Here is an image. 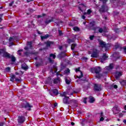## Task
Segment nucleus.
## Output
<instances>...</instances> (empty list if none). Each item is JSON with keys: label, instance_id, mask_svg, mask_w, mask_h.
Segmentation results:
<instances>
[{"label": "nucleus", "instance_id": "obj_52", "mask_svg": "<svg viewBox=\"0 0 126 126\" xmlns=\"http://www.w3.org/2000/svg\"><path fill=\"white\" fill-rule=\"evenodd\" d=\"M13 1H12L11 2H10V3H9V6H12V5L13 4Z\"/></svg>", "mask_w": 126, "mask_h": 126}, {"label": "nucleus", "instance_id": "obj_43", "mask_svg": "<svg viewBox=\"0 0 126 126\" xmlns=\"http://www.w3.org/2000/svg\"><path fill=\"white\" fill-rule=\"evenodd\" d=\"M5 70L7 72H9L10 71V67H8L6 68Z\"/></svg>", "mask_w": 126, "mask_h": 126}, {"label": "nucleus", "instance_id": "obj_49", "mask_svg": "<svg viewBox=\"0 0 126 126\" xmlns=\"http://www.w3.org/2000/svg\"><path fill=\"white\" fill-rule=\"evenodd\" d=\"M14 39V38H13V37H10L9 41L10 42H11V41H13Z\"/></svg>", "mask_w": 126, "mask_h": 126}, {"label": "nucleus", "instance_id": "obj_5", "mask_svg": "<svg viewBox=\"0 0 126 126\" xmlns=\"http://www.w3.org/2000/svg\"><path fill=\"white\" fill-rule=\"evenodd\" d=\"M3 54V58H7V59H10L11 55L7 52H4L3 50H0V55Z\"/></svg>", "mask_w": 126, "mask_h": 126}, {"label": "nucleus", "instance_id": "obj_6", "mask_svg": "<svg viewBox=\"0 0 126 126\" xmlns=\"http://www.w3.org/2000/svg\"><path fill=\"white\" fill-rule=\"evenodd\" d=\"M113 112L114 115H117V114H119V113H120V108H119V106L118 105H116L113 107Z\"/></svg>", "mask_w": 126, "mask_h": 126}, {"label": "nucleus", "instance_id": "obj_45", "mask_svg": "<svg viewBox=\"0 0 126 126\" xmlns=\"http://www.w3.org/2000/svg\"><path fill=\"white\" fill-rule=\"evenodd\" d=\"M58 32L60 36H62V35H63V32H62V31L59 30Z\"/></svg>", "mask_w": 126, "mask_h": 126}, {"label": "nucleus", "instance_id": "obj_54", "mask_svg": "<svg viewBox=\"0 0 126 126\" xmlns=\"http://www.w3.org/2000/svg\"><path fill=\"white\" fill-rule=\"evenodd\" d=\"M4 125V122H1L0 123V126H3Z\"/></svg>", "mask_w": 126, "mask_h": 126}, {"label": "nucleus", "instance_id": "obj_3", "mask_svg": "<svg viewBox=\"0 0 126 126\" xmlns=\"http://www.w3.org/2000/svg\"><path fill=\"white\" fill-rule=\"evenodd\" d=\"M94 70L95 73L97 74L96 76V78H100V77H102V75L101 74H99V73H100V71H101V67H100V66L95 67L94 68Z\"/></svg>", "mask_w": 126, "mask_h": 126}, {"label": "nucleus", "instance_id": "obj_19", "mask_svg": "<svg viewBox=\"0 0 126 126\" xmlns=\"http://www.w3.org/2000/svg\"><path fill=\"white\" fill-rule=\"evenodd\" d=\"M70 103H73L74 104V107H77V101L75 99H72L70 100Z\"/></svg>", "mask_w": 126, "mask_h": 126}, {"label": "nucleus", "instance_id": "obj_47", "mask_svg": "<svg viewBox=\"0 0 126 126\" xmlns=\"http://www.w3.org/2000/svg\"><path fill=\"white\" fill-rule=\"evenodd\" d=\"M123 50H124V53H125V54H126V46H125L123 47Z\"/></svg>", "mask_w": 126, "mask_h": 126}, {"label": "nucleus", "instance_id": "obj_13", "mask_svg": "<svg viewBox=\"0 0 126 126\" xmlns=\"http://www.w3.org/2000/svg\"><path fill=\"white\" fill-rule=\"evenodd\" d=\"M114 68V63H110L109 66L105 67L106 70H111Z\"/></svg>", "mask_w": 126, "mask_h": 126}, {"label": "nucleus", "instance_id": "obj_61", "mask_svg": "<svg viewBox=\"0 0 126 126\" xmlns=\"http://www.w3.org/2000/svg\"><path fill=\"white\" fill-rule=\"evenodd\" d=\"M58 106V103H56L54 104V107H57Z\"/></svg>", "mask_w": 126, "mask_h": 126}, {"label": "nucleus", "instance_id": "obj_33", "mask_svg": "<svg viewBox=\"0 0 126 126\" xmlns=\"http://www.w3.org/2000/svg\"><path fill=\"white\" fill-rule=\"evenodd\" d=\"M74 39H68L67 40V42L68 43V44H70V43H74Z\"/></svg>", "mask_w": 126, "mask_h": 126}, {"label": "nucleus", "instance_id": "obj_31", "mask_svg": "<svg viewBox=\"0 0 126 126\" xmlns=\"http://www.w3.org/2000/svg\"><path fill=\"white\" fill-rule=\"evenodd\" d=\"M52 21H53V19H51L50 20H46L45 22L46 24H49V23H51V22H52Z\"/></svg>", "mask_w": 126, "mask_h": 126}, {"label": "nucleus", "instance_id": "obj_57", "mask_svg": "<svg viewBox=\"0 0 126 126\" xmlns=\"http://www.w3.org/2000/svg\"><path fill=\"white\" fill-rule=\"evenodd\" d=\"M123 123H124V124H126V119H124V120H123Z\"/></svg>", "mask_w": 126, "mask_h": 126}, {"label": "nucleus", "instance_id": "obj_58", "mask_svg": "<svg viewBox=\"0 0 126 126\" xmlns=\"http://www.w3.org/2000/svg\"><path fill=\"white\" fill-rule=\"evenodd\" d=\"M103 113H102V112H101V113H100V117H101V118H102V117H103Z\"/></svg>", "mask_w": 126, "mask_h": 126}, {"label": "nucleus", "instance_id": "obj_30", "mask_svg": "<svg viewBox=\"0 0 126 126\" xmlns=\"http://www.w3.org/2000/svg\"><path fill=\"white\" fill-rule=\"evenodd\" d=\"M76 46H77L76 44H74V43H73L71 45V49L72 50V51H73V50H74V48H75V47H76Z\"/></svg>", "mask_w": 126, "mask_h": 126}, {"label": "nucleus", "instance_id": "obj_29", "mask_svg": "<svg viewBox=\"0 0 126 126\" xmlns=\"http://www.w3.org/2000/svg\"><path fill=\"white\" fill-rule=\"evenodd\" d=\"M45 44H46L47 47H50L51 44H53V42L51 41H47V42L45 43Z\"/></svg>", "mask_w": 126, "mask_h": 126}, {"label": "nucleus", "instance_id": "obj_11", "mask_svg": "<svg viewBox=\"0 0 126 126\" xmlns=\"http://www.w3.org/2000/svg\"><path fill=\"white\" fill-rule=\"evenodd\" d=\"M99 45H100L101 47H102V48H105V51L107 50V45L106 44L105 42L103 41H100L99 42Z\"/></svg>", "mask_w": 126, "mask_h": 126}, {"label": "nucleus", "instance_id": "obj_34", "mask_svg": "<svg viewBox=\"0 0 126 126\" xmlns=\"http://www.w3.org/2000/svg\"><path fill=\"white\" fill-rule=\"evenodd\" d=\"M43 64V61H41V63H35V65L36 66L38 67V66H40V65H42V64Z\"/></svg>", "mask_w": 126, "mask_h": 126}, {"label": "nucleus", "instance_id": "obj_41", "mask_svg": "<svg viewBox=\"0 0 126 126\" xmlns=\"http://www.w3.org/2000/svg\"><path fill=\"white\" fill-rule=\"evenodd\" d=\"M48 61H49V63H54V61L53 60H52V59L51 58H48Z\"/></svg>", "mask_w": 126, "mask_h": 126}, {"label": "nucleus", "instance_id": "obj_63", "mask_svg": "<svg viewBox=\"0 0 126 126\" xmlns=\"http://www.w3.org/2000/svg\"><path fill=\"white\" fill-rule=\"evenodd\" d=\"M10 46H13V42H11L10 43Z\"/></svg>", "mask_w": 126, "mask_h": 126}, {"label": "nucleus", "instance_id": "obj_10", "mask_svg": "<svg viewBox=\"0 0 126 126\" xmlns=\"http://www.w3.org/2000/svg\"><path fill=\"white\" fill-rule=\"evenodd\" d=\"M49 93L50 94V95H51V96H53V94H52V93H53V94H54V95H58V94H59V91H58V90L55 89H53L51 90L50 92Z\"/></svg>", "mask_w": 126, "mask_h": 126}, {"label": "nucleus", "instance_id": "obj_8", "mask_svg": "<svg viewBox=\"0 0 126 126\" xmlns=\"http://www.w3.org/2000/svg\"><path fill=\"white\" fill-rule=\"evenodd\" d=\"M25 121V118L24 116H20L18 117V122L19 124H23Z\"/></svg>", "mask_w": 126, "mask_h": 126}, {"label": "nucleus", "instance_id": "obj_35", "mask_svg": "<svg viewBox=\"0 0 126 126\" xmlns=\"http://www.w3.org/2000/svg\"><path fill=\"white\" fill-rule=\"evenodd\" d=\"M91 12H92V11H91V9H89L87 10V12H85L84 14H91Z\"/></svg>", "mask_w": 126, "mask_h": 126}, {"label": "nucleus", "instance_id": "obj_16", "mask_svg": "<svg viewBox=\"0 0 126 126\" xmlns=\"http://www.w3.org/2000/svg\"><path fill=\"white\" fill-rule=\"evenodd\" d=\"M122 75H123V74H122V72H116L115 73V77L117 79H118V78H120Z\"/></svg>", "mask_w": 126, "mask_h": 126}, {"label": "nucleus", "instance_id": "obj_56", "mask_svg": "<svg viewBox=\"0 0 126 126\" xmlns=\"http://www.w3.org/2000/svg\"><path fill=\"white\" fill-rule=\"evenodd\" d=\"M82 19H85V18H86L85 16H84V15L82 16Z\"/></svg>", "mask_w": 126, "mask_h": 126}, {"label": "nucleus", "instance_id": "obj_2", "mask_svg": "<svg viewBox=\"0 0 126 126\" xmlns=\"http://www.w3.org/2000/svg\"><path fill=\"white\" fill-rule=\"evenodd\" d=\"M21 107L22 108H25V109L30 111L31 110V108H32V105H30V104L26 101H23L21 104Z\"/></svg>", "mask_w": 126, "mask_h": 126}, {"label": "nucleus", "instance_id": "obj_7", "mask_svg": "<svg viewBox=\"0 0 126 126\" xmlns=\"http://www.w3.org/2000/svg\"><path fill=\"white\" fill-rule=\"evenodd\" d=\"M100 12H105V11H108V6L106 5H103L99 9Z\"/></svg>", "mask_w": 126, "mask_h": 126}, {"label": "nucleus", "instance_id": "obj_44", "mask_svg": "<svg viewBox=\"0 0 126 126\" xmlns=\"http://www.w3.org/2000/svg\"><path fill=\"white\" fill-rule=\"evenodd\" d=\"M99 1H101L103 3H106V2L108 1V0H99Z\"/></svg>", "mask_w": 126, "mask_h": 126}, {"label": "nucleus", "instance_id": "obj_28", "mask_svg": "<svg viewBox=\"0 0 126 126\" xmlns=\"http://www.w3.org/2000/svg\"><path fill=\"white\" fill-rule=\"evenodd\" d=\"M22 80L21 78H17L16 77L15 81H16V82H21Z\"/></svg>", "mask_w": 126, "mask_h": 126}, {"label": "nucleus", "instance_id": "obj_32", "mask_svg": "<svg viewBox=\"0 0 126 126\" xmlns=\"http://www.w3.org/2000/svg\"><path fill=\"white\" fill-rule=\"evenodd\" d=\"M70 72V70H69V69H67L64 71V74H68Z\"/></svg>", "mask_w": 126, "mask_h": 126}, {"label": "nucleus", "instance_id": "obj_48", "mask_svg": "<svg viewBox=\"0 0 126 126\" xmlns=\"http://www.w3.org/2000/svg\"><path fill=\"white\" fill-rule=\"evenodd\" d=\"M112 87L115 88V89H117V88H118V86L117 85H114L112 86Z\"/></svg>", "mask_w": 126, "mask_h": 126}, {"label": "nucleus", "instance_id": "obj_39", "mask_svg": "<svg viewBox=\"0 0 126 126\" xmlns=\"http://www.w3.org/2000/svg\"><path fill=\"white\" fill-rule=\"evenodd\" d=\"M83 102L85 104H86V103H87V97H84L83 98Z\"/></svg>", "mask_w": 126, "mask_h": 126}, {"label": "nucleus", "instance_id": "obj_50", "mask_svg": "<svg viewBox=\"0 0 126 126\" xmlns=\"http://www.w3.org/2000/svg\"><path fill=\"white\" fill-rule=\"evenodd\" d=\"M80 81H86V78H84L81 79L80 80Z\"/></svg>", "mask_w": 126, "mask_h": 126}, {"label": "nucleus", "instance_id": "obj_15", "mask_svg": "<svg viewBox=\"0 0 126 126\" xmlns=\"http://www.w3.org/2000/svg\"><path fill=\"white\" fill-rule=\"evenodd\" d=\"M66 56V55H65V53H61L58 55L57 57L58 58V59H63V58H64V57H65Z\"/></svg>", "mask_w": 126, "mask_h": 126}, {"label": "nucleus", "instance_id": "obj_51", "mask_svg": "<svg viewBox=\"0 0 126 126\" xmlns=\"http://www.w3.org/2000/svg\"><path fill=\"white\" fill-rule=\"evenodd\" d=\"M99 121H100V122H103L104 121V118L101 117Z\"/></svg>", "mask_w": 126, "mask_h": 126}, {"label": "nucleus", "instance_id": "obj_27", "mask_svg": "<svg viewBox=\"0 0 126 126\" xmlns=\"http://www.w3.org/2000/svg\"><path fill=\"white\" fill-rule=\"evenodd\" d=\"M49 37V34H47L44 36H41V38L42 40H44V39H47V38Z\"/></svg>", "mask_w": 126, "mask_h": 126}, {"label": "nucleus", "instance_id": "obj_23", "mask_svg": "<svg viewBox=\"0 0 126 126\" xmlns=\"http://www.w3.org/2000/svg\"><path fill=\"white\" fill-rule=\"evenodd\" d=\"M95 26V22H92L89 24V27L90 28H92V27H94Z\"/></svg>", "mask_w": 126, "mask_h": 126}, {"label": "nucleus", "instance_id": "obj_53", "mask_svg": "<svg viewBox=\"0 0 126 126\" xmlns=\"http://www.w3.org/2000/svg\"><path fill=\"white\" fill-rule=\"evenodd\" d=\"M119 117L120 118H122V117H124V114H123L122 113H120Z\"/></svg>", "mask_w": 126, "mask_h": 126}, {"label": "nucleus", "instance_id": "obj_20", "mask_svg": "<svg viewBox=\"0 0 126 126\" xmlns=\"http://www.w3.org/2000/svg\"><path fill=\"white\" fill-rule=\"evenodd\" d=\"M10 59H11V61L12 63H15L16 61V58H15V57H14V56L12 55H11V56H10Z\"/></svg>", "mask_w": 126, "mask_h": 126}, {"label": "nucleus", "instance_id": "obj_26", "mask_svg": "<svg viewBox=\"0 0 126 126\" xmlns=\"http://www.w3.org/2000/svg\"><path fill=\"white\" fill-rule=\"evenodd\" d=\"M73 30L74 31H76V32H79L80 31V29H79V28H78V27H74L73 28Z\"/></svg>", "mask_w": 126, "mask_h": 126}, {"label": "nucleus", "instance_id": "obj_1", "mask_svg": "<svg viewBox=\"0 0 126 126\" xmlns=\"http://www.w3.org/2000/svg\"><path fill=\"white\" fill-rule=\"evenodd\" d=\"M69 91L70 92H64L62 94H61V96H62V97L64 96V97L63 98V103L67 105L70 103V101H68V99L69 98V97L66 96V95H73V93H72V90H70Z\"/></svg>", "mask_w": 126, "mask_h": 126}, {"label": "nucleus", "instance_id": "obj_24", "mask_svg": "<svg viewBox=\"0 0 126 126\" xmlns=\"http://www.w3.org/2000/svg\"><path fill=\"white\" fill-rule=\"evenodd\" d=\"M91 57H92L93 58H97V57H98L97 52H94L92 54Z\"/></svg>", "mask_w": 126, "mask_h": 126}, {"label": "nucleus", "instance_id": "obj_60", "mask_svg": "<svg viewBox=\"0 0 126 126\" xmlns=\"http://www.w3.org/2000/svg\"><path fill=\"white\" fill-rule=\"evenodd\" d=\"M59 49L60 50H63V46H60L59 47Z\"/></svg>", "mask_w": 126, "mask_h": 126}, {"label": "nucleus", "instance_id": "obj_9", "mask_svg": "<svg viewBox=\"0 0 126 126\" xmlns=\"http://www.w3.org/2000/svg\"><path fill=\"white\" fill-rule=\"evenodd\" d=\"M27 45V46L24 48L26 51L29 50V49H32V41H28Z\"/></svg>", "mask_w": 126, "mask_h": 126}, {"label": "nucleus", "instance_id": "obj_42", "mask_svg": "<svg viewBox=\"0 0 126 126\" xmlns=\"http://www.w3.org/2000/svg\"><path fill=\"white\" fill-rule=\"evenodd\" d=\"M21 52H23V50H19L18 51V55H19V56H21Z\"/></svg>", "mask_w": 126, "mask_h": 126}, {"label": "nucleus", "instance_id": "obj_40", "mask_svg": "<svg viewBox=\"0 0 126 126\" xmlns=\"http://www.w3.org/2000/svg\"><path fill=\"white\" fill-rule=\"evenodd\" d=\"M65 81L67 84H69V83H70V81L68 80L67 78H65Z\"/></svg>", "mask_w": 126, "mask_h": 126}, {"label": "nucleus", "instance_id": "obj_59", "mask_svg": "<svg viewBox=\"0 0 126 126\" xmlns=\"http://www.w3.org/2000/svg\"><path fill=\"white\" fill-rule=\"evenodd\" d=\"M32 0H27L28 2H30V1H32Z\"/></svg>", "mask_w": 126, "mask_h": 126}, {"label": "nucleus", "instance_id": "obj_46", "mask_svg": "<svg viewBox=\"0 0 126 126\" xmlns=\"http://www.w3.org/2000/svg\"><path fill=\"white\" fill-rule=\"evenodd\" d=\"M94 37H95L94 35H91V36H90V40H93V39H94Z\"/></svg>", "mask_w": 126, "mask_h": 126}, {"label": "nucleus", "instance_id": "obj_37", "mask_svg": "<svg viewBox=\"0 0 126 126\" xmlns=\"http://www.w3.org/2000/svg\"><path fill=\"white\" fill-rule=\"evenodd\" d=\"M50 58H53V59H56V55L54 54H50Z\"/></svg>", "mask_w": 126, "mask_h": 126}, {"label": "nucleus", "instance_id": "obj_18", "mask_svg": "<svg viewBox=\"0 0 126 126\" xmlns=\"http://www.w3.org/2000/svg\"><path fill=\"white\" fill-rule=\"evenodd\" d=\"M94 90L95 91H101V87L97 84L94 85Z\"/></svg>", "mask_w": 126, "mask_h": 126}, {"label": "nucleus", "instance_id": "obj_4", "mask_svg": "<svg viewBox=\"0 0 126 126\" xmlns=\"http://www.w3.org/2000/svg\"><path fill=\"white\" fill-rule=\"evenodd\" d=\"M93 29L95 31V32L98 31L99 33H103V32L107 33V32H108V29L107 28H104L103 29L100 28H94Z\"/></svg>", "mask_w": 126, "mask_h": 126}, {"label": "nucleus", "instance_id": "obj_14", "mask_svg": "<svg viewBox=\"0 0 126 126\" xmlns=\"http://www.w3.org/2000/svg\"><path fill=\"white\" fill-rule=\"evenodd\" d=\"M80 68H76V70H75V71L76 72H80V75L79 76H77L78 78H82V77H83V73H82V72L81 71H80Z\"/></svg>", "mask_w": 126, "mask_h": 126}, {"label": "nucleus", "instance_id": "obj_12", "mask_svg": "<svg viewBox=\"0 0 126 126\" xmlns=\"http://www.w3.org/2000/svg\"><path fill=\"white\" fill-rule=\"evenodd\" d=\"M107 59H108V56H107L106 54H104L101 58V63H104V62H105V61H106V60H107Z\"/></svg>", "mask_w": 126, "mask_h": 126}, {"label": "nucleus", "instance_id": "obj_38", "mask_svg": "<svg viewBox=\"0 0 126 126\" xmlns=\"http://www.w3.org/2000/svg\"><path fill=\"white\" fill-rule=\"evenodd\" d=\"M31 54H32V52H26L24 53V55H25V56H26L27 57H29V55Z\"/></svg>", "mask_w": 126, "mask_h": 126}, {"label": "nucleus", "instance_id": "obj_25", "mask_svg": "<svg viewBox=\"0 0 126 126\" xmlns=\"http://www.w3.org/2000/svg\"><path fill=\"white\" fill-rule=\"evenodd\" d=\"M16 78V76L14 75H12L11 78H10V81H12V82H14V79L15 80Z\"/></svg>", "mask_w": 126, "mask_h": 126}, {"label": "nucleus", "instance_id": "obj_21", "mask_svg": "<svg viewBox=\"0 0 126 126\" xmlns=\"http://www.w3.org/2000/svg\"><path fill=\"white\" fill-rule=\"evenodd\" d=\"M22 68L24 70L28 69V66L26 63H24L22 64Z\"/></svg>", "mask_w": 126, "mask_h": 126}, {"label": "nucleus", "instance_id": "obj_62", "mask_svg": "<svg viewBox=\"0 0 126 126\" xmlns=\"http://www.w3.org/2000/svg\"><path fill=\"white\" fill-rule=\"evenodd\" d=\"M71 126H74L75 124L73 122H71Z\"/></svg>", "mask_w": 126, "mask_h": 126}, {"label": "nucleus", "instance_id": "obj_55", "mask_svg": "<svg viewBox=\"0 0 126 126\" xmlns=\"http://www.w3.org/2000/svg\"><path fill=\"white\" fill-rule=\"evenodd\" d=\"M37 33L38 34H39V35H41V34H43L42 33H41V32H40V31H37Z\"/></svg>", "mask_w": 126, "mask_h": 126}, {"label": "nucleus", "instance_id": "obj_22", "mask_svg": "<svg viewBox=\"0 0 126 126\" xmlns=\"http://www.w3.org/2000/svg\"><path fill=\"white\" fill-rule=\"evenodd\" d=\"M95 101V99H94V97L93 96H90L89 97V102L90 103H94Z\"/></svg>", "mask_w": 126, "mask_h": 126}, {"label": "nucleus", "instance_id": "obj_64", "mask_svg": "<svg viewBox=\"0 0 126 126\" xmlns=\"http://www.w3.org/2000/svg\"><path fill=\"white\" fill-rule=\"evenodd\" d=\"M81 6H82V7H85V5L83 4H81Z\"/></svg>", "mask_w": 126, "mask_h": 126}, {"label": "nucleus", "instance_id": "obj_36", "mask_svg": "<svg viewBox=\"0 0 126 126\" xmlns=\"http://www.w3.org/2000/svg\"><path fill=\"white\" fill-rule=\"evenodd\" d=\"M120 83L122 85H126V80H123L122 81L120 82Z\"/></svg>", "mask_w": 126, "mask_h": 126}, {"label": "nucleus", "instance_id": "obj_17", "mask_svg": "<svg viewBox=\"0 0 126 126\" xmlns=\"http://www.w3.org/2000/svg\"><path fill=\"white\" fill-rule=\"evenodd\" d=\"M53 83H54V84H58L59 83H61V79H60V78L54 79L53 80Z\"/></svg>", "mask_w": 126, "mask_h": 126}]
</instances>
